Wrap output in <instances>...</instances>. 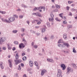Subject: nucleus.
I'll list each match as a JSON object with an SVG mask.
<instances>
[{
  "instance_id": "obj_17",
  "label": "nucleus",
  "mask_w": 77,
  "mask_h": 77,
  "mask_svg": "<svg viewBox=\"0 0 77 77\" xmlns=\"http://www.w3.org/2000/svg\"><path fill=\"white\" fill-rule=\"evenodd\" d=\"M57 46H58V47H62V48L65 47V46L64 45H63L58 44L57 45Z\"/></svg>"
},
{
  "instance_id": "obj_29",
  "label": "nucleus",
  "mask_w": 77,
  "mask_h": 77,
  "mask_svg": "<svg viewBox=\"0 0 77 77\" xmlns=\"http://www.w3.org/2000/svg\"><path fill=\"white\" fill-rule=\"evenodd\" d=\"M35 2V0H31V3L32 4H34Z\"/></svg>"
},
{
  "instance_id": "obj_35",
  "label": "nucleus",
  "mask_w": 77,
  "mask_h": 77,
  "mask_svg": "<svg viewBox=\"0 0 77 77\" xmlns=\"http://www.w3.org/2000/svg\"><path fill=\"white\" fill-rule=\"evenodd\" d=\"M73 3V2L72 1H69L68 2V3L69 4H71V3Z\"/></svg>"
},
{
  "instance_id": "obj_16",
  "label": "nucleus",
  "mask_w": 77,
  "mask_h": 77,
  "mask_svg": "<svg viewBox=\"0 0 77 77\" xmlns=\"http://www.w3.org/2000/svg\"><path fill=\"white\" fill-rule=\"evenodd\" d=\"M0 66L2 69H3L4 67H3V62H1V63H0Z\"/></svg>"
},
{
  "instance_id": "obj_57",
  "label": "nucleus",
  "mask_w": 77,
  "mask_h": 77,
  "mask_svg": "<svg viewBox=\"0 0 77 77\" xmlns=\"http://www.w3.org/2000/svg\"><path fill=\"white\" fill-rule=\"evenodd\" d=\"M41 7V9H44V7H44V6H40Z\"/></svg>"
},
{
  "instance_id": "obj_3",
  "label": "nucleus",
  "mask_w": 77,
  "mask_h": 77,
  "mask_svg": "<svg viewBox=\"0 0 77 77\" xmlns=\"http://www.w3.org/2000/svg\"><path fill=\"white\" fill-rule=\"evenodd\" d=\"M0 41V44H2L3 42H5V41L6 40V38L5 37H1Z\"/></svg>"
},
{
  "instance_id": "obj_48",
  "label": "nucleus",
  "mask_w": 77,
  "mask_h": 77,
  "mask_svg": "<svg viewBox=\"0 0 77 77\" xmlns=\"http://www.w3.org/2000/svg\"><path fill=\"white\" fill-rule=\"evenodd\" d=\"M69 15L70 16H72V13L71 12H69Z\"/></svg>"
},
{
  "instance_id": "obj_24",
  "label": "nucleus",
  "mask_w": 77,
  "mask_h": 77,
  "mask_svg": "<svg viewBox=\"0 0 77 77\" xmlns=\"http://www.w3.org/2000/svg\"><path fill=\"white\" fill-rule=\"evenodd\" d=\"M17 32H18V31L15 30H14L12 31V32L13 33L15 34L17 33Z\"/></svg>"
},
{
  "instance_id": "obj_44",
  "label": "nucleus",
  "mask_w": 77,
  "mask_h": 77,
  "mask_svg": "<svg viewBox=\"0 0 77 77\" xmlns=\"http://www.w3.org/2000/svg\"><path fill=\"white\" fill-rule=\"evenodd\" d=\"M66 9L67 11H69V7L67 6L66 8Z\"/></svg>"
},
{
  "instance_id": "obj_6",
  "label": "nucleus",
  "mask_w": 77,
  "mask_h": 77,
  "mask_svg": "<svg viewBox=\"0 0 77 77\" xmlns=\"http://www.w3.org/2000/svg\"><path fill=\"white\" fill-rule=\"evenodd\" d=\"M47 72V70L45 69L42 70L41 72V75H42V76H43L44 74H45V73H46Z\"/></svg>"
},
{
  "instance_id": "obj_32",
  "label": "nucleus",
  "mask_w": 77,
  "mask_h": 77,
  "mask_svg": "<svg viewBox=\"0 0 77 77\" xmlns=\"http://www.w3.org/2000/svg\"><path fill=\"white\" fill-rule=\"evenodd\" d=\"M38 9L37 8H35L33 9V11H38Z\"/></svg>"
},
{
  "instance_id": "obj_7",
  "label": "nucleus",
  "mask_w": 77,
  "mask_h": 77,
  "mask_svg": "<svg viewBox=\"0 0 77 77\" xmlns=\"http://www.w3.org/2000/svg\"><path fill=\"white\" fill-rule=\"evenodd\" d=\"M9 21L10 22H13L15 20V18L14 17H10L8 18Z\"/></svg>"
},
{
  "instance_id": "obj_61",
  "label": "nucleus",
  "mask_w": 77,
  "mask_h": 77,
  "mask_svg": "<svg viewBox=\"0 0 77 77\" xmlns=\"http://www.w3.org/2000/svg\"><path fill=\"white\" fill-rule=\"evenodd\" d=\"M39 28V26H35L36 29H38Z\"/></svg>"
},
{
  "instance_id": "obj_19",
  "label": "nucleus",
  "mask_w": 77,
  "mask_h": 77,
  "mask_svg": "<svg viewBox=\"0 0 77 77\" xmlns=\"http://www.w3.org/2000/svg\"><path fill=\"white\" fill-rule=\"evenodd\" d=\"M55 7L56 8H57L58 9H60V6L57 4L55 5Z\"/></svg>"
},
{
  "instance_id": "obj_60",
  "label": "nucleus",
  "mask_w": 77,
  "mask_h": 77,
  "mask_svg": "<svg viewBox=\"0 0 77 77\" xmlns=\"http://www.w3.org/2000/svg\"><path fill=\"white\" fill-rule=\"evenodd\" d=\"M21 9H18L17 10V11H21Z\"/></svg>"
},
{
  "instance_id": "obj_23",
  "label": "nucleus",
  "mask_w": 77,
  "mask_h": 77,
  "mask_svg": "<svg viewBox=\"0 0 77 77\" xmlns=\"http://www.w3.org/2000/svg\"><path fill=\"white\" fill-rule=\"evenodd\" d=\"M72 67L74 68H77V66L74 63L72 64Z\"/></svg>"
},
{
  "instance_id": "obj_33",
  "label": "nucleus",
  "mask_w": 77,
  "mask_h": 77,
  "mask_svg": "<svg viewBox=\"0 0 77 77\" xmlns=\"http://www.w3.org/2000/svg\"><path fill=\"white\" fill-rule=\"evenodd\" d=\"M14 17L15 18H18V16L17 15L14 14Z\"/></svg>"
},
{
  "instance_id": "obj_22",
  "label": "nucleus",
  "mask_w": 77,
  "mask_h": 77,
  "mask_svg": "<svg viewBox=\"0 0 77 77\" xmlns=\"http://www.w3.org/2000/svg\"><path fill=\"white\" fill-rule=\"evenodd\" d=\"M21 6L22 7H23V8H27L28 7L26 5H24L23 4H22Z\"/></svg>"
},
{
  "instance_id": "obj_5",
  "label": "nucleus",
  "mask_w": 77,
  "mask_h": 77,
  "mask_svg": "<svg viewBox=\"0 0 77 77\" xmlns=\"http://www.w3.org/2000/svg\"><path fill=\"white\" fill-rule=\"evenodd\" d=\"M51 17L52 18H49V21H51L52 22H53V20H54V18H54V15H53L52 13H51Z\"/></svg>"
},
{
  "instance_id": "obj_63",
  "label": "nucleus",
  "mask_w": 77,
  "mask_h": 77,
  "mask_svg": "<svg viewBox=\"0 0 77 77\" xmlns=\"http://www.w3.org/2000/svg\"><path fill=\"white\" fill-rule=\"evenodd\" d=\"M23 77H27L26 74L24 75H23Z\"/></svg>"
},
{
  "instance_id": "obj_21",
  "label": "nucleus",
  "mask_w": 77,
  "mask_h": 77,
  "mask_svg": "<svg viewBox=\"0 0 77 77\" xmlns=\"http://www.w3.org/2000/svg\"><path fill=\"white\" fill-rule=\"evenodd\" d=\"M22 60L23 61H26L27 60V57L26 56H24L22 58Z\"/></svg>"
},
{
  "instance_id": "obj_34",
  "label": "nucleus",
  "mask_w": 77,
  "mask_h": 77,
  "mask_svg": "<svg viewBox=\"0 0 77 77\" xmlns=\"http://www.w3.org/2000/svg\"><path fill=\"white\" fill-rule=\"evenodd\" d=\"M61 18H63V17L62 16V14H59Z\"/></svg>"
},
{
  "instance_id": "obj_40",
  "label": "nucleus",
  "mask_w": 77,
  "mask_h": 77,
  "mask_svg": "<svg viewBox=\"0 0 77 77\" xmlns=\"http://www.w3.org/2000/svg\"><path fill=\"white\" fill-rule=\"evenodd\" d=\"M68 27L69 29L70 28H71L72 27V25H69L68 26Z\"/></svg>"
},
{
  "instance_id": "obj_39",
  "label": "nucleus",
  "mask_w": 77,
  "mask_h": 77,
  "mask_svg": "<svg viewBox=\"0 0 77 77\" xmlns=\"http://www.w3.org/2000/svg\"><path fill=\"white\" fill-rule=\"evenodd\" d=\"M63 23L64 24H67V22L66 20H65L63 21Z\"/></svg>"
},
{
  "instance_id": "obj_55",
  "label": "nucleus",
  "mask_w": 77,
  "mask_h": 77,
  "mask_svg": "<svg viewBox=\"0 0 77 77\" xmlns=\"http://www.w3.org/2000/svg\"><path fill=\"white\" fill-rule=\"evenodd\" d=\"M61 40L60 39L58 41V43H61Z\"/></svg>"
},
{
  "instance_id": "obj_45",
  "label": "nucleus",
  "mask_w": 77,
  "mask_h": 77,
  "mask_svg": "<svg viewBox=\"0 0 77 77\" xmlns=\"http://www.w3.org/2000/svg\"><path fill=\"white\" fill-rule=\"evenodd\" d=\"M44 39H45V41H47V39H48V38H47L46 37H45L44 38Z\"/></svg>"
},
{
  "instance_id": "obj_51",
  "label": "nucleus",
  "mask_w": 77,
  "mask_h": 77,
  "mask_svg": "<svg viewBox=\"0 0 77 77\" xmlns=\"http://www.w3.org/2000/svg\"><path fill=\"white\" fill-rule=\"evenodd\" d=\"M41 23V22L40 21H39L38 22H37V24H40Z\"/></svg>"
},
{
  "instance_id": "obj_31",
  "label": "nucleus",
  "mask_w": 77,
  "mask_h": 77,
  "mask_svg": "<svg viewBox=\"0 0 77 77\" xmlns=\"http://www.w3.org/2000/svg\"><path fill=\"white\" fill-rule=\"evenodd\" d=\"M34 64L35 65V66H38V63L36 62V61H35L34 62Z\"/></svg>"
},
{
  "instance_id": "obj_12",
  "label": "nucleus",
  "mask_w": 77,
  "mask_h": 77,
  "mask_svg": "<svg viewBox=\"0 0 77 77\" xmlns=\"http://www.w3.org/2000/svg\"><path fill=\"white\" fill-rule=\"evenodd\" d=\"M47 61L48 62H52V63H53L54 62V61L53 59H47Z\"/></svg>"
},
{
  "instance_id": "obj_52",
  "label": "nucleus",
  "mask_w": 77,
  "mask_h": 77,
  "mask_svg": "<svg viewBox=\"0 0 77 77\" xmlns=\"http://www.w3.org/2000/svg\"><path fill=\"white\" fill-rule=\"evenodd\" d=\"M21 66L22 67H23V66H24V64H23V63H21Z\"/></svg>"
},
{
  "instance_id": "obj_64",
  "label": "nucleus",
  "mask_w": 77,
  "mask_h": 77,
  "mask_svg": "<svg viewBox=\"0 0 77 77\" xmlns=\"http://www.w3.org/2000/svg\"><path fill=\"white\" fill-rule=\"evenodd\" d=\"M27 51L28 52H30V49L29 48L28 49Z\"/></svg>"
},
{
  "instance_id": "obj_8",
  "label": "nucleus",
  "mask_w": 77,
  "mask_h": 77,
  "mask_svg": "<svg viewBox=\"0 0 77 77\" xmlns=\"http://www.w3.org/2000/svg\"><path fill=\"white\" fill-rule=\"evenodd\" d=\"M61 68H62V70H65L66 68V66L65 65L63 64H62L61 65Z\"/></svg>"
},
{
  "instance_id": "obj_4",
  "label": "nucleus",
  "mask_w": 77,
  "mask_h": 77,
  "mask_svg": "<svg viewBox=\"0 0 77 77\" xmlns=\"http://www.w3.org/2000/svg\"><path fill=\"white\" fill-rule=\"evenodd\" d=\"M57 76V77H62V71L60 69L58 70Z\"/></svg>"
},
{
  "instance_id": "obj_18",
  "label": "nucleus",
  "mask_w": 77,
  "mask_h": 77,
  "mask_svg": "<svg viewBox=\"0 0 77 77\" xmlns=\"http://www.w3.org/2000/svg\"><path fill=\"white\" fill-rule=\"evenodd\" d=\"M7 45H8V50H11V48H12L11 46H10L9 45H10V44H7Z\"/></svg>"
},
{
  "instance_id": "obj_53",
  "label": "nucleus",
  "mask_w": 77,
  "mask_h": 77,
  "mask_svg": "<svg viewBox=\"0 0 77 77\" xmlns=\"http://www.w3.org/2000/svg\"><path fill=\"white\" fill-rule=\"evenodd\" d=\"M15 76L16 77H18V73H16L15 75Z\"/></svg>"
},
{
  "instance_id": "obj_13",
  "label": "nucleus",
  "mask_w": 77,
  "mask_h": 77,
  "mask_svg": "<svg viewBox=\"0 0 77 77\" xmlns=\"http://www.w3.org/2000/svg\"><path fill=\"white\" fill-rule=\"evenodd\" d=\"M4 21V23H10V22L9 21V20H8L7 19H5V20Z\"/></svg>"
},
{
  "instance_id": "obj_25",
  "label": "nucleus",
  "mask_w": 77,
  "mask_h": 77,
  "mask_svg": "<svg viewBox=\"0 0 77 77\" xmlns=\"http://www.w3.org/2000/svg\"><path fill=\"white\" fill-rule=\"evenodd\" d=\"M14 44H15L16 45H18L19 44L18 42L17 41H15L14 42Z\"/></svg>"
},
{
  "instance_id": "obj_49",
  "label": "nucleus",
  "mask_w": 77,
  "mask_h": 77,
  "mask_svg": "<svg viewBox=\"0 0 77 77\" xmlns=\"http://www.w3.org/2000/svg\"><path fill=\"white\" fill-rule=\"evenodd\" d=\"M51 39H53V38H54V36L53 35H51Z\"/></svg>"
},
{
  "instance_id": "obj_28",
  "label": "nucleus",
  "mask_w": 77,
  "mask_h": 77,
  "mask_svg": "<svg viewBox=\"0 0 77 77\" xmlns=\"http://www.w3.org/2000/svg\"><path fill=\"white\" fill-rule=\"evenodd\" d=\"M0 12L1 14H5L6 13V12L5 11H0Z\"/></svg>"
},
{
  "instance_id": "obj_47",
  "label": "nucleus",
  "mask_w": 77,
  "mask_h": 77,
  "mask_svg": "<svg viewBox=\"0 0 77 77\" xmlns=\"http://www.w3.org/2000/svg\"><path fill=\"white\" fill-rule=\"evenodd\" d=\"M37 66V68L38 69H39V66L38 65V66Z\"/></svg>"
},
{
  "instance_id": "obj_37",
  "label": "nucleus",
  "mask_w": 77,
  "mask_h": 77,
  "mask_svg": "<svg viewBox=\"0 0 77 77\" xmlns=\"http://www.w3.org/2000/svg\"><path fill=\"white\" fill-rule=\"evenodd\" d=\"M54 12H58V9H55L54 11Z\"/></svg>"
},
{
  "instance_id": "obj_11",
  "label": "nucleus",
  "mask_w": 77,
  "mask_h": 77,
  "mask_svg": "<svg viewBox=\"0 0 77 77\" xmlns=\"http://www.w3.org/2000/svg\"><path fill=\"white\" fill-rule=\"evenodd\" d=\"M40 14V13H38L37 12L36 13H35V15L36 16H37L38 17H42V15H41V14Z\"/></svg>"
},
{
  "instance_id": "obj_1",
  "label": "nucleus",
  "mask_w": 77,
  "mask_h": 77,
  "mask_svg": "<svg viewBox=\"0 0 77 77\" xmlns=\"http://www.w3.org/2000/svg\"><path fill=\"white\" fill-rule=\"evenodd\" d=\"M18 53H17L15 55V57L16 58V60H14V62H15V64L16 65H18L19 63H21V60L20 59H18V58H19V55H18Z\"/></svg>"
},
{
  "instance_id": "obj_30",
  "label": "nucleus",
  "mask_w": 77,
  "mask_h": 77,
  "mask_svg": "<svg viewBox=\"0 0 77 77\" xmlns=\"http://www.w3.org/2000/svg\"><path fill=\"white\" fill-rule=\"evenodd\" d=\"M46 25H47L48 27H50V23L49 22H47L46 23Z\"/></svg>"
},
{
  "instance_id": "obj_2",
  "label": "nucleus",
  "mask_w": 77,
  "mask_h": 77,
  "mask_svg": "<svg viewBox=\"0 0 77 77\" xmlns=\"http://www.w3.org/2000/svg\"><path fill=\"white\" fill-rule=\"evenodd\" d=\"M67 71L66 72L67 74H69V73H70V72H73V69L69 67H67Z\"/></svg>"
},
{
  "instance_id": "obj_38",
  "label": "nucleus",
  "mask_w": 77,
  "mask_h": 77,
  "mask_svg": "<svg viewBox=\"0 0 77 77\" xmlns=\"http://www.w3.org/2000/svg\"><path fill=\"white\" fill-rule=\"evenodd\" d=\"M34 48H35V49L37 48H38V45H34Z\"/></svg>"
},
{
  "instance_id": "obj_15",
  "label": "nucleus",
  "mask_w": 77,
  "mask_h": 77,
  "mask_svg": "<svg viewBox=\"0 0 77 77\" xmlns=\"http://www.w3.org/2000/svg\"><path fill=\"white\" fill-rule=\"evenodd\" d=\"M29 64L30 65V66L32 67L33 66V62L32 61H30L29 62Z\"/></svg>"
},
{
  "instance_id": "obj_50",
  "label": "nucleus",
  "mask_w": 77,
  "mask_h": 77,
  "mask_svg": "<svg viewBox=\"0 0 77 77\" xmlns=\"http://www.w3.org/2000/svg\"><path fill=\"white\" fill-rule=\"evenodd\" d=\"M26 54H25V53H23L22 54V56H24V55H25Z\"/></svg>"
},
{
  "instance_id": "obj_59",
  "label": "nucleus",
  "mask_w": 77,
  "mask_h": 77,
  "mask_svg": "<svg viewBox=\"0 0 77 77\" xmlns=\"http://www.w3.org/2000/svg\"><path fill=\"white\" fill-rule=\"evenodd\" d=\"M24 35H25V34L24 33H23L21 34V36H23Z\"/></svg>"
},
{
  "instance_id": "obj_41",
  "label": "nucleus",
  "mask_w": 77,
  "mask_h": 77,
  "mask_svg": "<svg viewBox=\"0 0 77 77\" xmlns=\"http://www.w3.org/2000/svg\"><path fill=\"white\" fill-rule=\"evenodd\" d=\"M76 11V9L74 8L72 9L71 10V11L72 12H73L74 11Z\"/></svg>"
},
{
  "instance_id": "obj_56",
  "label": "nucleus",
  "mask_w": 77,
  "mask_h": 77,
  "mask_svg": "<svg viewBox=\"0 0 77 77\" xmlns=\"http://www.w3.org/2000/svg\"><path fill=\"white\" fill-rule=\"evenodd\" d=\"M22 30L23 31V32H24V30H25V29L24 28H22Z\"/></svg>"
},
{
  "instance_id": "obj_20",
  "label": "nucleus",
  "mask_w": 77,
  "mask_h": 77,
  "mask_svg": "<svg viewBox=\"0 0 77 77\" xmlns=\"http://www.w3.org/2000/svg\"><path fill=\"white\" fill-rule=\"evenodd\" d=\"M66 33H64L63 34V37L64 39H66Z\"/></svg>"
},
{
  "instance_id": "obj_43",
  "label": "nucleus",
  "mask_w": 77,
  "mask_h": 77,
  "mask_svg": "<svg viewBox=\"0 0 77 77\" xmlns=\"http://www.w3.org/2000/svg\"><path fill=\"white\" fill-rule=\"evenodd\" d=\"M15 50H16V48L15 47L13 48L12 50H13V51H14Z\"/></svg>"
},
{
  "instance_id": "obj_62",
  "label": "nucleus",
  "mask_w": 77,
  "mask_h": 77,
  "mask_svg": "<svg viewBox=\"0 0 77 77\" xmlns=\"http://www.w3.org/2000/svg\"><path fill=\"white\" fill-rule=\"evenodd\" d=\"M49 54H50V55H51V54H52V52H49Z\"/></svg>"
},
{
  "instance_id": "obj_10",
  "label": "nucleus",
  "mask_w": 77,
  "mask_h": 77,
  "mask_svg": "<svg viewBox=\"0 0 77 77\" xmlns=\"http://www.w3.org/2000/svg\"><path fill=\"white\" fill-rule=\"evenodd\" d=\"M19 47L20 48H21L23 47V48H24V44L23 43H20V44L19 45Z\"/></svg>"
},
{
  "instance_id": "obj_26",
  "label": "nucleus",
  "mask_w": 77,
  "mask_h": 77,
  "mask_svg": "<svg viewBox=\"0 0 77 77\" xmlns=\"http://www.w3.org/2000/svg\"><path fill=\"white\" fill-rule=\"evenodd\" d=\"M41 30L42 31V32H44L45 31V28H43L41 29Z\"/></svg>"
},
{
  "instance_id": "obj_58",
  "label": "nucleus",
  "mask_w": 77,
  "mask_h": 77,
  "mask_svg": "<svg viewBox=\"0 0 77 77\" xmlns=\"http://www.w3.org/2000/svg\"><path fill=\"white\" fill-rule=\"evenodd\" d=\"M31 33H35V31L32 30V31L31 30H30V31L31 32Z\"/></svg>"
},
{
  "instance_id": "obj_54",
  "label": "nucleus",
  "mask_w": 77,
  "mask_h": 77,
  "mask_svg": "<svg viewBox=\"0 0 77 77\" xmlns=\"http://www.w3.org/2000/svg\"><path fill=\"white\" fill-rule=\"evenodd\" d=\"M1 20H2V21H3V22H4V21H5V19H4V18H1Z\"/></svg>"
},
{
  "instance_id": "obj_42",
  "label": "nucleus",
  "mask_w": 77,
  "mask_h": 77,
  "mask_svg": "<svg viewBox=\"0 0 77 77\" xmlns=\"http://www.w3.org/2000/svg\"><path fill=\"white\" fill-rule=\"evenodd\" d=\"M20 18H23V15H21L19 16Z\"/></svg>"
},
{
  "instance_id": "obj_14",
  "label": "nucleus",
  "mask_w": 77,
  "mask_h": 77,
  "mask_svg": "<svg viewBox=\"0 0 77 77\" xmlns=\"http://www.w3.org/2000/svg\"><path fill=\"white\" fill-rule=\"evenodd\" d=\"M63 45L64 46L65 45L67 47H68L69 46V44L67 43H63Z\"/></svg>"
},
{
  "instance_id": "obj_36",
  "label": "nucleus",
  "mask_w": 77,
  "mask_h": 77,
  "mask_svg": "<svg viewBox=\"0 0 77 77\" xmlns=\"http://www.w3.org/2000/svg\"><path fill=\"white\" fill-rule=\"evenodd\" d=\"M21 69V66L19 65V68H18V70L20 71Z\"/></svg>"
},
{
  "instance_id": "obj_9",
  "label": "nucleus",
  "mask_w": 77,
  "mask_h": 77,
  "mask_svg": "<svg viewBox=\"0 0 77 77\" xmlns=\"http://www.w3.org/2000/svg\"><path fill=\"white\" fill-rule=\"evenodd\" d=\"M8 61L9 63V67H10V68H12V62H11V60H8Z\"/></svg>"
},
{
  "instance_id": "obj_46",
  "label": "nucleus",
  "mask_w": 77,
  "mask_h": 77,
  "mask_svg": "<svg viewBox=\"0 0 77 77\" xmlns=\"http://www.w3.org/2000/svg\"><path fill=\"white\" fill-rule=\"evenodd\" d=\"M6 47H3L2 48V50H6Z\"/></svg>"
},
{
  "instance_id": "obj_27",
  "label": "nucleus",
  "mask_w": 77,
  "mask_h": 77,
  "mask_svg": "<svg viewBox=\"0 0 77 77\" xmlns=\"http://www.w3.org/2000/svg\"><path fill=\"white\" fill-rule=\"evenodd\" d=\"M73 52L74 53H76V51L75 50V48H73Z\"/></svg>"
}]
</instances>
